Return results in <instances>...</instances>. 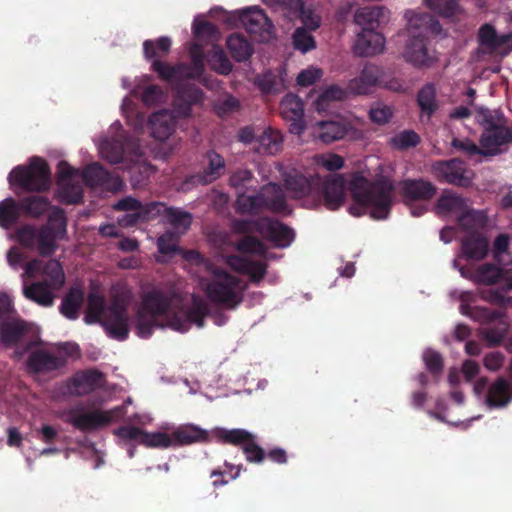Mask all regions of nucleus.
Segmentation results:
<instances>
[{"mask_svg": "<svg viewBox=\"0 0 512 512\" xmlns=\"http://www.w3.org/2000/svg\"><path fill=\"white\" fill-rule=\"evenodd\" d=\"M193 34L196 42L190 48L191 67L182 64L172 67L157 60L152 63V69L158 73L160 78L177 87L174 105L179 116H187L190 106L202 101L203 95L198 89L192 87L181 89L178 86L185 79L197 78L202 75L204 71L203 42L212 46L208 56V64L212 70L222 75H227L232 70V64L224 51L216 45V42L220 40V32L214 25L206 22L203 16H197L193 22Z\"/></svg>", "mask_w": 512, "mask_h": 512, "instance_id": "obj_1", "label": "nucleus"}, {"mask_svg": "<svg viewBox=\"0 0 512 512\" xmlns=\"http://www.w3.org/2000/svg\"><path fill=\"white\" fill-rule=\"evenodd\" d=\"M208 314L206 302L199 296H192L189 303H182L180 297L152 289L142 295L135 316L136 334L149 337L156 328H170L186 332L193 325L202 327Z\"/></svg>", "mask_w": 512, "mask_h": 512, "instance_id": "obj_2", "label": "nucleus"}, {"mask_svg": "<svg viewBox=\"0 0 512 512\" xmlns=\"http://www.w3.org/2000/svg\"><path fill=\"white\" fill-rule=\"evenodd\" d=\"M185 258L198 266V286L212 302L235 307L242 297V281L201 257L197 252L186 253Z\"/></svg>", "mask_w": 512, "mask_h": 512, "instance_id": "obj_3", "label": "nucleus"}, {"mask_svg": "<svg viewBox=\"0 0 512 512\" xmlns=\"http://www.w3.org/2000/svg\"><path fill=\"white\" fill-rule=\"evenodd\" d=\"M285 185L294 198H305L303 205L312 208L323 204L329 210L341 207L346 199V185L342 177H336L325 182L319 191L316 180L293 171L285 178Z\"/></svg>", "mask_w": 512, "mask_h": 512, "instance_id": "obj_4", "label": "nucleus"}, {"mask_svg": "<svg viewBox=\"0 0 512 512\" xmlns=\"http://www.w3.org/2000/svg\"><path fill=\"white\" fill-rule=\"evenodd\" d=\"M84 182L90 186L101 185L107 190L116 192L123 186L118 176L107 174L103 168L94 163L87 167L84 173L73 169L67 163L59 165L58 198L65 203H77L82 197V185Z\"/></svg>", "mask_w": 512, "mask_h": 512, "instance_id": "obj_5", "label": "nucleus"}, {"mask_svg": "<svg viewBox=\"0 0 512 512\" xmlns=\"http://www.w3.org/2000/svg\"><path fill=\"white\" fill-rule=\"evenodd\" d=\"M407 26L401 34L404 39L402 55L415 66H428L436 61V54L427 47V36L439 33L437 22L427 14L409 10L405 13Z\"/></svg>", "mask_w": 512, "mask_h": 512, "instance_id": "obj_6", "label": "nucleus"}, {"mask_svg": "<svg viewBox=\"0 0 512 512\" xmlns=\"http://www.w3.org/2000/svg\"><path fill=\"white\" fill-rule=\"evenodd\" d=\"M353 203L349 213L354 216L369 214L374 219L388 216L392 203V187L386 183H370L360 174H355L349 184Z\"/></svg>", "mask_w": 512, "mask_h": 512, "instance_id": "obj_7", "label": "nucleus"}, {"mask_svg": "<svg viewBox=\"0 0 512 512\" xmlns=\"http://www.w3.org/2000/svg\"><path fill=\"white\" fill-rule=\"evenodd\" d=\"M25 275L28 277L41 276L42 280L28 285L24 282L23 294L42 306H51L56 293L65 284V274L61 264L56 260L43 263L42 260H33L25 265Z\"/></svg>", "mask_w": 512, "mask_h": 512, "instance_id": "obj_8", "label": "nucleus"}, {"mask_svg": "<svg viewBox=\"0 0 512 512\" xmlns=\"http://www.w3.org/2000/svg\"><path fill=\"white\" fill-rule=\"evenodd\" d=\"M84 321L87 324L99 323L106 333L117 340H125L129 334L126 306L123 301L114 300L106 305L103 297L91 292L87 300Z\"/></svg>", "mask_w": 512, "mask_h": 512, "instance_id": "obj_9", "label": "nucleus"}, {"mask_svg": "<svg viewBox=\"0 0 512 512\" xmlns=\"http://www.w3.org/2000/svg\"><path fill=\"white\" fill-rule=\"evenodd\" d=\"M66 233V221L62 210L53 208L49 214L48 225L36 231L34 228L26 226L17 233V239L25 247H37L40 254L50 255L55 249V242L62 239Z\"/></svg>", "mask_w": 512, "mask_h": 512, "instance_id": "obj_10", "label": "nucleus"}, {"mask_svg": "<svg viewBox=\"0 0 512 512\" xmlns=\"http://www.w3.org/2000/svg\"><path fill=\"white\" fill-rule=\"evenodd\" d=\"M237 209L247 214L256 213L261 209L279 213L290 212L284 193L274 183L265 185L258 195L240 193L237 197Z\"/></svg>", "mask_w": 512, "mask_h": 512, "instance_id": "obj_11", "label": "nucleus"}, {"mask_svg": "<svg viewBox=\"0 0 512 512\" xmlns=\"http://www.w3.org/2000/svg\"><path fill=\"white\" fill-rule=\"evenodd\" d=\"M10 188L25 191H42L50 186V174L47 164L40 158H33L28 166L15 167L8 175Z\"/></svg>", "mask_w": 512, "mask_h": 512, "instance_id": "obj_12", "label": "nucleus"}, {"mask_svg": "<svg viewBox=\"0 0 512 512\" xmlns=\"http://www.w3.org/2000/svg\"><path fill=\"white\" fill-rule=\"evenodd\" d=\"M98 148L101 157L111 163H119L128 159V157H135L136 160H133L134 163L131 170L136 183L140 182V180L136 179V171L140 174H144L145 177H149L153 172V169L149 164L140 160V154L138 153L139 148L136 147L135 143L131 140H126L124 144L119 140L110 141L108 139H104L99 143Z\"/></svg>", "mask_w": 512, "mask_h": 512, "instance_id": "obj_13", "label": "nucleus"}, {"mask_svg": "<svg viewBox=\"0 0 512 512\" xmlns=\"http://www.w3.org/2000/svg\"><path fill=\"white\" fill-rule=\"evenodd\" d=\"M458 298L461 301L460 312L463 315L474 318L480 322H497L495 329L484 328L482 334L490 344H498L503 339L508 328V323L504 319L503 314L501 312L490 311L486 308H470L469 303L472 301L473 296L469 292H459Z\"/></svg>", "mask_w": 512, "mask_h": 512, "instance_id": "obj_14", "label": "nucleus"}, {"mask_svg": "<svg viewBox=\"0 0 512 512\" xmlns=\"http://www.w3.org/2000/svg\"><path fill=\"white\" fill-rule=\"evenodd\" d=\"M124 440H135L149 448L167 449L175 447L171 423L161 425L158 430L147 432L134 426H124L116 431Z\"/></svg>", "mask_w": 512, "mask_h": 512, "instance_id": "obj_15", "label": "nucleus"}, {"mask_svg": "<svg viewBox=\"0 0 512 512\" xmlns=\"http://www.w3.org/2000/svg\"><path fill=\"white\" fill-rule=\"evenodd\" d=\"M234 229L237 232H259L264 238L273 243L274 246L284 248L291 244L294 233L291 229L276 220L263 218L259 222L242 221L236 222Z\"/></svg>", "mask_w": 512, "mask_h": 512, "instance_id": "obj_16", "label": "nucleus"}, {"mask_svg": "<svg viewBox=\"0 0 512 512\" xmlns=\"http://www.w3.org/2000/svg\"><path fill=\"white\" fill-rule=\"evenodd\" d=\"M512 141V133L503 126H495L484 130L480 147L469 141L455 140L454 147H458L468 153H481L483 155H495L502 151L503 146Z\"/></svg>", "mask_w": 512, "mask_h": 512, "instance_id": "obj_17", "label": "nucleus"}, {"mask_svg": "<svg viewBox=\"0 0 512 512\" xmlns=\"http://www.w3.org/2000/svg\"><path fill=\"white\" fill-rule=\"evenodd\" d=\"M436 210L441 216L449 215L459 219L463 228L471 223L474 227L484 225V216L479 212L469 210L466 202L455 194L443 195L438 201Z\"/></svg>", "mask_w": 512, "mask_h": 512, "instance_id": "obj_18", "label": "nucleus"}, {"mask_svg": "<svg viewBox=\"0 0 512 512\" xmlns=\"http://www.w3.org/2000/svg\"><path fill=\"white\" fill-rule=\"evenodd\" d=\"M310 131L314 139L326 144L346 136L354 140L362 139L365 136L362 130L336 121H317L310 125Z\"/></svg>", "mask_w": 512, "mask_h": 512, "instance_id": "obj_19", "label": "nucleus"}, {"mask_svg": "<svg viewBox=\"0 0 512 512\" xmlns=\"http://www.w3.org/2000/svg\"><path fill=\"white\" fill-rule=\"evenodd\" d=\"M124 415L122 407L111 410L94 409L92 411H75L67 415L66 420L75 427L82 430H89L105 426L120 419Z\"/></svg>", "mask_w": 512, "mask_h": 512, "instance_id": "obj_20", "label": "nucleus"}, {"mask_svg": "<svg viewBox=\"0 0 512 512\" xmlns=\"http://www.w3.org/2000/svg\"><path fill=\"white\" fill-rule=\"evenodd\" d=\"M166 221L174 232H167L158 239V248L161 254H170L176 251V234H183L191 224V215L178 208L166 209Z\"/></svg>", "mask_w": 512, "mask_h": 512, "instance_id": "obj_21", "label": "nucleus"}, {"mask_svg": "<svg viewBox=\"0 0 512 512\" xmlns=\"http://www.w3.org/2000/svg\"><path fill=\"white\" fill-rule=\"evenodd\" d=\"M232 17L237 18L250 34L258 36L260 40L267 41L271 38L273 25L257 6L235 11Z\"/></svg>", "mask_w": 512, "mask_h": 512, "instance_id": "obj_22", "label": "nucleus"}, {"mask_svg": "<svg viewBox=\"0 0 512 512\" xmlns=\"http://www.w3.org/2000/svg\"><path fill=\"white\" fill-rule=\"evenodd\" d=\"M432 169L438 179L459 186H468L474 176L473 172L458 160L438 162Z\"/></svg>", "mask_w": 512, "mask_h": 512, "instance_id": "obj_23", "label": "nucleus"}, {"mask_svg": "<svg viewBox=\"0 0 512 512\" xmlns=\"http://www.w3.org/2000/svg\"><path fill=\"white\" fill-rule=\"evenodd\" d=\"M214 433L216 436L228 443L235 445H242L247 460L251 462H259L262 460L263 452L255 445L253 436L242 429L226 430L217 428Z\"/></svg>", "mask_w": 512, "mask_h": 512, "instance_id": "obj_24", "label": "nucleus"}, {"mask_svg": "<svg viewBox=\"0 0 512 512\" xmlns=\"http://www.w3.org/2000/svg\"><path fill=\"white\" fill-rule=\"evenodd\" d=\"M280 111L283 118L290 122V132L301 136L306 129L301 99L294 94H287L281 101Z\"/></svg>", "mask_w": 512, "mask_h": 512, "instance_id": "obj_25", "label": "nucleus"}, {"mask_svg": "<svg viewBox=\"0 0 512 512\" xmlns=\"http://www.w3.org/2000/svg\"><path fill=\"white\" fill-rule=\"evenodd\" d=\"M481 226L474 227L473 223L464 227L467 229V234L462 242V254L467 259L481 260L488 252V241L478 231Z\"/></svg>", "mask_w": 512, "mask_h": 512, "instance_id": "obj_26", "label": "nucleus"}, {"mask_svg": "<svg viewBox=\"0 0 512 512\" xmlns=\"http://www.w3.org/2000/svg\"><path fill=\"white\" fill-rule=\"evenodd\" d=\"M176 119L169 110H160L153 113L148 120L150 135L158 140L165 141L175 130Z\"/></svg>", "mask_w": 512, "mask_h": 512, "instance_id": "obj_27", "label": "nucleus"}, {"mask_svg": "<svg viewBox=\"0 0 512 512\" xmlns=\"http://www.w3.org/2000/svg\"><path fill=\"white\" fill-rule=\"evenodd\" d=\"M382 77V71L377 66L367 65L358 77L349 81L347 93L355 95L368 94L378 84Z\"/></svg>", "mask_w": 512, "mask_h": 512, "instance_id": "obj_28", "label": "nucleus"}, {"mask_svg": "<svg viewBox=\"0 0 512 512\" xmlns=\"http://www.w3.org/2000/svg\"><path fill=\"white\" fill-rule=\"evenodd\" d=\"M384 37L373 28H364L357 36L354 50L360 56H373L383 51Z\"/></svg>", "mask_w": 512, "mask_h": 512, "instance_id": "obj_29", "label": "nucleus"}, {"mask_svg": "<svg viewBox=\"0 0 512 512\" xmlns=\"http://www.w3.org/2000/svg\"><path fill=\"white\" fill-rule=\"evenodd\" d=\"M226 263L235 271L248 275L251 280L259 281L263 278L266 265L262 261L252 259V256H229Z\"/></svg>", "mask_w": 512, "mask_h": 512, "instance_id": "obj_30", "label": "nucleus"}, {"mask_svg": "<svg viewBox=\"0 0 512 512\" xmlns=\"http://www.w3.org/2000/svg\"><path fill=\"white\" fill-rule=\"evenodd\" d=\"M175 447L190 445L208 439V432L194 424L175 426L172 424Z\"/></svg>", "mask_w": 512, "mask_h": 512, "instance_id": "obj_31", "label": "nucleus"}, {"mask_svg": "<svg viewBox=\"0 0 512 512\" xmlns=\"http://www.w3.org/2000/svg\"><path fill=\"white\" fill-rule=\"evenodd\" d=\"M512 400V386L504 378H498L487 391L485 402L491 408L506 406Z\"/></svg>", "mask_w": 512, "mask_h": 512, "instance_id": "obj_32", "label": "nucleus"}, {"mask_svg": "<svg viewBox=\"0 0 512 512\" xmlns=\"http://www.w3.org/2000/svg\"><path fill=\"white\" fill-rule=\"evenodd\" d=\"M64 358L50 355L43 349L31 351L27 365L31 371L42 372L54 370L63 365Z\"/></svg>", "mask_w": 512, "mask_h": 512, "instance_id": "obj_33", "label": "nucleus"}, {"mask_svg": "<svg viewBox=\"0 0 512 512\" xmlns=\"http://www.w3.org/2000/svg\"><path fill=\"white\" fill-rule=\"evenodd\" d=\"M346 90L337 85L327 86L317 92L313 99V106L319 113L327 112L334 103L346 96Z\"/></svg>", "mask_w": 512, "mask_h": 512, "instance_id": "obj_34", "label": "nucleus"}, {"mask_svg": "<svg viewBox=\"0 0 512 512\" xmlns=\"http://www.w3.org/2000/svg\"><path fill=\"white\" fill-rule=\"evenodd\" d=\"M102 383V374L97 371H87L76 374L71 380L69 392L86 394Z\"/></svg>", "mask_w": 512, "mask_h": 512, "instance_id": "obj_35", "label": "nucleus"}, {"mask_svg": "<svg viewBox=\"0 0 512 512\" xmlns=\"http://www.w3.org/2000/svg\"><path fill=\"white\" fill-rule=\"evenodd\" d=\"M403 195L410 200H429L435 193V187L423 180H407L402 183Z\"/></svg>", "mask_w": 512, "mask_h": 512, "instance_id": "obj_36", "label": "nucleus"}, {"mask_svg": "<svg viewBox=\"0 0 512 512\" xmlns=\"http://www.w3.org/2000/svg\"><path fill=\"white\" fill-rule=\"evenodd\" d=\"M463 277L472 279L476 283L493 284L501 280L502 270L493 264L481 265L477 270L471 272L463 268L459 269Z\"/></svg>", "mask_w": 512, "mask_h": 512, "instance_id": "obj_37", "label": "nucleus"}, {"mask_svg": "<svg viewBox=\"0 0 512 512\" xmlns=\"http://www.w3.org/2000/svg\"><path fill=\"white\" fill-rule=\"evenodd\" d=\"M208 168L202 175L192 176L193 182H201V184H208L219 178L225 168L223 158L217 153L211 152L207 155Z\"/></svg>", "mask_w": 512, "mask_h": 512, "instance_id": "obj_38", "label": "nucleus"}, {"mask_svg": "<svg viewBox=\"0 0 512 512\" xmlns=\"http://www.w3.org/2000/svg\"><path fill=\"white\" fill-rule=\"evenodd\" d=\"M227 48L236 61H243L252 54L250 43L240 34H233L227 39Z\"/></svg>", "mask_w": 512, "mask_h": 512, "instance_id": "obj_39", "label": "nucleus"}, {"mask_svg": "<svg viewBox=\"0 0 512 512\" xmlns=\"http://www.w3.org/2000/svg\"><path fill=\"white\" fill-rule=\"evenodd\" d=\"M27 333L28 327L20 320L4 322L0 326V340L5 344H11Z\"/></svg>", "mask_w": 512, "mask_h": 512, "instance_id": "obj_40", "label": "nucleus"}, {"mask_svg": "<svg viewBox=\"0 0 512 512\" xmlns=\"http://www.w3.org/2000/svg\"><path fill=\"white\" fill-rule=\"evenodd\" d=\"M82 302V291L78 288L71 289L70 292L63 299L60 311L65 317L69 319H76Z\"/></svg>", "mask_w": 512, "mask_h": 512, "instance_id": "obj_41", "label": "nucleus"}, {"mask_svg": "<svg viewBox=\"0 0 512 512\" xmlns=\"http://www.w3.org/2000/svg\"><path fill=\"white\" fill-rule=\"evenodd\" d=\"M385 10L382 7H364L355 14V22L364 28H373L381 18L384 17Z\"/></svg>", "mask_w": 512, "mask_h": 512, "instance_id": "obj_42", "label": "nucleus"}, {"mask_svg": "<svg viewBox=\"0 0 512 512\" xmlns=\"http://www.w3.org/2000/svg\"><path fill=\"white\" fill-rule=\"evenodd\" d=\"M505 36L497 38L494 29L489 25H484L479 32V39L482 45L496 51L502 56L507 54L505 50L506 42L503 40Z\"/></svg>", "mask_w": 512, "mask_h": 512, "instance_id": "obj_43", "label": "nucleus"}, {"mask_svg": "<svg viewBox=\"0 0 512 512\" xmlns=\"http://www.w3.org/2000/svg\"><path fill=\"white\" fill-rule=\"evenodd\" d=\"M115 207L117 209L129 212L122 219H119V224L124 227L131 226L134 223H136V221L141 215V204L140 202L133 198H126L124 200H121L116 204Z\"/></svg>", "mask_w": 512, "mask_h": 512, "instance_id": "obj_44", "label": "nucleus"}, {"mask_svg": "<svg viewBox=\"0 0 512 512\" xmlns=\"http://www.w3.org/2000/svg\"><path fill=\"white\" fill-rule=\"evenodd\" d=\"M20 206L9 197L0 202V226L9 228L19 217Z\"/></svg>", "mask_w": 512, "mask_h": 512, "instance_id": "obj_45", "label": "nucleus"}, {"mask_svg": "<svg viewBox=\"0 0 512 512\" xmlns=\"http://www.w3.org/2000/svg\"><path fill=\"white\" fill-rule=\"evenodd\" d=\"M259 149L268 154L276 153L281 145L282 137L278 131L267 129L258 136Z\"/></svg>", "mask_w": 512, "mask_h": 512, "instance_id": "obj_46", "label": "nucleus"}, {"mask_svg": "<svg viewBox=\"0 0 512 512\" xmlns=\"http://www.w3.org/2000/svg\"><path fill=\"white\" fill-rule=\"evenodd\" d=\"M144 54L147 59L162 57L169 52L171 40L168 37H162L153 42L147 40L144 42Z\"/></svg>", "mask_w": 512, "mask_h": 512, "instance_id": "obj_47", "label": "nucleus"}, {"mask_svg": "<svg viewBox=\"0 0 512 512\" xmlns=\"http://www.w3.org/2000/svg\"><path fill=\"white\" fill-rule=\"evenodd\" d=\"M510 238L505 235H499L493 244V255L494 258L499 262L506 264L512 263V256L509 253Z\"/></svg>", "mask_w": 512, "mask_h": 512, "instance_id": "obj_48", "label": "nucleus"}, {"mask_svg": "<svg viewBox=\"0 0 512 512\" xmlns=\"http://www.w3.org/2000/svg\"><path fill=\"white\" fill-rule=\"evenodd\" d=\"M418 103L421 111L430 116L436 110L435 89L432 85H426L418 94Z\"/></svg>", "mask_w": 512, "mask_h": 512, "instance_id": "obj_49", "label": "nucleus"}, {"mask_svg": "<svg viewBox=\"0 0 512 512\" xmlns=\"http://www.w3.org/2000/svg\"><path fill=\"white\" fill-rule=\"evenodd\" d=\"M122 112L129 125L134 127L135 132L141 133L144 127V118L139 113L134 112V104L130 99L124 98L122 103Z\"/></svg>", "mask_w": 512, "mask_h": 512, "instance_id": "obj_50", "label": "nucleus"}, {"mask_svg": "<svg viewBox=\"0 0 512 512\" xmlns=\"http://www.w3.org/2000/svg\"><path fill=\"white\" fill-rule=\"evenodd\" d=\"M314 163L319 168H323L327 171H335L343 167L344 160L337 154L325 153L315 156Z\"/></svg>", "mask_w": 512, "mask_h": 512, "instance_id": "obj_51", "label": "nucleus"}, {"mask_svg": "<svg viewBox=\"0 0 512 512\" xmlns=\"http://www.w3.org/2000/svg\"><path fill=\"white\" fill-rule=\"evenodd\" d=\"M294 47L305 53L315 48V40L306 28H298L293 34Z\"/></svg>", "mask_w": 512, "mask_h": 512, "instance_id": "obj_52", "label": "nucleus"}, {"mask_svg": "<svg viewBox=\"0 0 512 512\" xmlns=\"http://www.w3.org/2000/svg\"><path fill=\"white\" fill-rule=\"evenodd\" d=\"M390 142L394 148L407 149L419 143V136L413 131L405 130L393 136Z\"/></svg>", "mask_w": 512, "mask_h": 512, "instance_id": "obj_53", "label": "nucleus"}, {"mask_svg": "<svg viewBox=\"0 0 512 512\" xmlns=\"http://www.w3.org/2000/svg\"><path fill=\"white\" fill-rule=\"evenodd\" d=\"M295 6L306 28L314 30L320 26V17L312 9L305 7L298 1L295 3Z\"/></svg>", "mask_w": 512, "mask_h": 512, "instance_id": "obj_54", "label": "nucleus"}, {"mask_svg": "<svg viewBox=\"0 0 512 512\" xmlns=\"http://www.w3.org/2000/svg\"><path fill=\"white\" fill-rule=\"evenodd\" d=\"M164 92L156 85H147L141 94V99L146 106H155L165 99Z\"/></svg>", "mask_w": 512, "mask_h": 512, "instance_id": "obj_55", "label": "nucleus"}, {"mask_svg": "<svg viewBox=\"0 0 512 512\" xmlns=\"http://www.w3.org/2000/svg\"><path fill=\"white\" fill-rule=\"evenodd\" d=\"M22 206L28 214L32 216H38L48 209L49 203L43 197L33 196L25 199L22 203Z\"/></svg>", "mask_w": 512, "mask_h": 512, "instance_id": "obj_56", "label": "nucleus"}, {"mask_svg": "<svg viewBox=\"0 0 512 512\" xmlns=\"http://www.w3.org/2000/svg\"><path fill=\"white\" fill-rule=\"evenodd\" d=\"M428 7L445 17H451L459 11V7L448 0H425Z\"/></svg>", "mask_w": 512, "mask_h": 512, "instance_id": "obj_57", "label": "nucleus"}, {"mask_svg": "<svg viewBox=\"0 0 512 512\" xmlns=\"http://www.w3.org/2000/svg\"><path fill=\"white\" fill-rule=\"evenodd\" d=\"M237 249L245 254L250 255H263L265 253L264 245L250 236L244 237L237 244Z\"/></svg>", "mask_w": 512, "mask_h": 512, "instance_id": "obj_58", "label": "nucleus"}, {"mask_svg": "<svg viewBox=\"0 0 512 512\" xmlns=\"http://www.w3.org/2000/svg\"><path fill=\"white\" fill-rule=\"evenodd\" d=\"M322 74L321 69L317 67H309L298 74L297 84L303 87L312 85L322 77Z\"/></svg>", "mask_w": 512, "mask_h": 512, "instance_id": "obj_59", "label": "nucleus"}, {"mask_svg": "<svg viewBox=\"0 0 512 512\" xmlns=\"http://www.w3.org/2000/svg\"><path fill=\"white\" fill-rule=\"evenodd\" d=\"M369 115L372 122L383 125L391 118L392 111L388 106L377 104L370 109Z\"/></svg>", "mask_w": 512, "mask_h": 512, "instance_id": "obj_60", "label": "nucleus"}, {"mask_svg": "<svg viewBox=\"0 0 512 512\" xmlns=\"http://www.w3.org/2000/svg\"><path fill=\"white\" fill-rule=\"evenodd\" d=\"M426 367L432 372H438L442 368V358L439 353L433 350H426L423 354Z\"/></svg>", "mask_w": 512, "mask_h": 512, "instance_id": "obj_61", "label": "nucleus"}, {"mask_svg": "<svg viewBox=\"0 0 512 512\" xmlns=\"http://www.w3.org/2000/svg\"><path fill=\"white\" fill-rule=\"evenodd\" d=\"M240 106L238 99L233 96H225L216 106V110L220 115H224L236 111Z\"/></svg>", "mask_w": 512, "mask_h": 512, "instance_id": "obj_62", "label": "nucleus"}, {"mask_svg": "<svg viewBox=\"0 0 512 512\" xmlns=\"http://www.w3.org/2000/svg\"><path fill=\"white\" fill-rule=\"evenodd\" d=\"M476 120L486 128H492L495 126H500L495 120L494 115L485 108L478 109L476 113Z\"/></svg>", "mask_w": 512, "mask_h": 512, "instance_id": "obj_63", "label": "nucleus"}, {"mask_svg": "<svg viewBox=\"0 0 512 512\" xmlns=\"http://www.w3.org/2000/svg\"><path fill=\"white\" fill-rule=\"evenodd\" d=\"M503 355L499 352H492L484 357L483 364L486 369L496 371L503 365Z\"/></svg>", "mask_w": 512, "mask_h": 512, "instance_id": "obj_64", "label": "nucleus"}]
</instances>
